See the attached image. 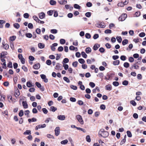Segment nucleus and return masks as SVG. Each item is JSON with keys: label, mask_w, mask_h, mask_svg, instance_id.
Here are the masks:
<instances>
[{"label": "nucleus", "mask_w": 146, "mask_h": 146, "mask_svg": "<svg viewBox=\"0 0 146 146\" xmlns=\"http://www.w3.org/2000/svg\"><path fill=\"white\" fill-rule=\"evenodd\" d=\"M50 121H52V120L50 118H47L45 120V123H48Z\"/></svg>", "instance_id": "680f3d73"}, {"label": "nucleus", "mask_w": 146, "mask_h": 146, "mask_svg": "<svg viewBox=\"0 0 146 146\" xmlns=\"http://www.w3.org/2000/svg\"><path fill=\"white\" fill-rule=\"evenodd\" d=\"M120 59L122 60L125 61L126 60V57L123 55L121 56L120 57Z\"/></svg>", "instance_id": "6e6d98bb"}, {"label": "nucleus", "mask_w": 146, "mask_h": 146, "mask_svg": "<svg viewBox=\"0 0 146 146\" xmlns=\"http://www.w3.org/2000/svg\"><path fill=\"white\" fill-rule=\"evenodd\" d=\"M100 45L98 44H95L93 46V49L95 50H97L100 47Z\"/></svg>", "instance_id": "ddd939ff"}, {"label": "nucleus", "mask_w": 146, "mask_h": 146, "mask_svg": "<svg viewBox=\"0 0 146 146\" xmlns=\"http://www.w3.org/2000/svg\"><path fill=\"white\" fill-rule=\"evenodd\" d=\"M63 50V48L62 46H60L58 47V50L59 52H62Z\"/></svg>", "instance_id": "0e129e2a"}, {"label": "nucleus", "mask_w": 146, "mask_h": 146, "mask_svg": "<svg viewBox=\"0 0 146 146\" xmlns=\"http://www.w3.org/2000/svg\"><path fill=\"white\" fill-rule=\"evenodd\" d=\"M127 136L129 137H131L132 136V134L131 132L129 131H127Z\"/></svg>", "instance_id": "4c0bfd02"}, {"label": "nucleus", "mask_w": 146, "mask_h": 146, "mask_svg": "<svg viewBox=\"0 0 146 146\" xmlns=\"http://www.w3.org/2000/svg\"><path fill=\"white\" fill-rule=\"evenodd\" d=\"M78 62L81 64H84L85 61L84 59L82 58H80L78 60Z\"/></svg>", "instance_id": "72a5a7b5"}, {"label": "nucleus", "mask_w": 146, "mask_h": 146, "mask_svg": "<svg viewBox=\"0 0 146 146\" xmlns=\"http://www.w3.org/2000/svg\"><path fill=\"white\" fill-rule=\"evenodd\" d=\"M86 5L88 7H90L92 6V3L90 2H88L87 3Z\"/></svg>", "instance_id": "338daca9"}, {"label": "nucleus", "mask_w": 146, "mask_h": 146, "mask_svg": "<svg viewBox=\"0 0 146 146\" xmlns=\"http://www.w3.org/2000/svg\"><path fill=\"white\" fill-rule=\"evenodd\" d=\"M38 16L39 18L40 19H42L44 18L45 16V14L43 12L39 13Z\"/></svg>", "instance_id": "0eeeda50"}, {"label": "nucleus", "mask_w": 146, "mask_h": 146, "mask_svg": "<svg viewBox=\"0 0 146 146\" xmlns=\"http://www.w3.org/2000/svg\"><path fill=\"white\" fill-rule=\"evenodd\" d=\"M89 85L92 88L94 87L95 86V84L93 82H90L89 83Z\"/></svg>", "instance_id": "864d4df0"}, {"label": "nucleus", "mask_w": 146, "mask_h": 146, "mask_svg": "<svg viewBox=\"0 0 146 146\" xmlns=\"http://www.w3.org/2000/svg\"><path fill=\"white\" fill-rule=\"evenodd\" d=\"M76 118L81 124H84L83 121L80 115H77L76 116Z\"/></svg>", "instance_id": "f03ea898"}, {"label": "nucleus", "mask_w": 146, "mask_h": 146, "mask_svg": "<svg viewBox=\"0 0 146 146\" xmlns=\"http://www.w3.org/2000/svg\"><path fill=\"white\" fill-rule=\"evenodd\" d=\"M130 103L134 106H135L136 105V102L133 100H132L130 101Z\"/></svg>", "instance_id": "09e8293b"}, {"label": "nucleus", "mask_w": 146, "mask_h": 146, "mask_svg": "<svg viewBox=\"0 0 146 146\" xmlns=\"http://www.w3.org/2000/svg\"><path fill=\"white\" fill-rule=\"evenodd\" d=\"M69 49L70 50H74L75 49H76V51H77L78 50V48L77 47H75L73 46H71L69 47Z\"/></svg>", "instance_id": "f3484780"}, {"label": "nucleus", "mask_w": 146, "mask_h": 146, "mask_svg": "<svg viewBox=\"0 0 146 146\" xmlns=\"http://www.w3.org/2000/svg\"><path fill=\"white\" fill-rule=\"evenodd\" d=\"M78 62L77 61H75L72 63V66L75 67H76L77 66Z\"/></svg>", "instance_id": "69168bd1"}, {"label": "nucleus", "mask_w": 146, "mask_h": 146, "mask_svg": "<svg viewBox=\"0 0 146 146\" xmlns=\"http://www.w3.org/2000/svg\"><path fill=\"white\" fill-rule=\"evenodd\" d=\"M16 37L15 36H13L10 37L9 40H10L13 41L15 40L16 39Z\"/></svg>", "instance_id": "c85d7f7f"}, {"label": "nucleus", "mask_w": 146, "mask_h": 146, "mask_svg": "<svg viewBox=\"0 0 146 146\" xmlns=\"http://www.w3.org/2000/svg\"><path fill=\"white\" fill-rule=\"evenodd\" d=\"M14 27L17 29H18L20 27L19 25L17 23H15L13 25Z\"/></svg>", "instance_id": "e433bc0d"}, {"label": "nucleus", "mask_w": 146, "mask_h": 146, "mask_svg": "<svg viewBox=\"0 0 146 146\" xmlns=\"http://www.w3.org/2000/svg\"><path fill=\"white\" fill-rule=\"evenodd\" d=\"M105 88L106 90L110 91L112 89V87L111 85L108 84L105 86Z\"/></svg>", "instance_id": "f8f14e48"}, {"label": "nucleus", "mask_w": 146, "mask_h": 146, "mask_svg": "<svg viewBox=\"0 0 146 146\" xmlns=\"http://www.w3.org/2000/svg\"><path fill=\"white\" fill-rule=\"evenodd\" d=\"M22 104L24 108L26 109L28 108V106L26 101H23Z\"/></svg>", "instance_id": "1a4fd4ad"}, {"label": "nucleus", "mask_w": 146, "mask_h": 146, "mask_svg": "<svg viewBox=\"0 0 146 146\" xmlns=\"http://www.w3.org/2000/svg\"><path fill=\"white\" fill-rule=\"evenodd\" d=\"M26 36L29 38H31L32 37V35L31 33H27L25 34Z\"/></svg>", "instance_id": "7c9ffc66"}, {"label": "nucleus", "mask_w": 146, "mask_h": 146, "mask_svg": "<svg viewBox=\"0 0 146 146\" xmlns=\"http://www.w3.org/2000/svg\"><path fill=\"white\" fill-rule=\"evenodd\" d=\"M38 47L40 48H43L44 47V44L41 43H39L38 44Z\"/></svg>", "instance_id": "6ab92c4d"}, {"label": "nucleus", "mask_w": 146, "mask_h": 146, "mask_svg": "<svg viewBox=\"0 0 146 146\" xmlns=\"http://www.w3.org/2000/svg\"><path fill=\"white\" fill-rule=\"evenodd\" d=\"M20 94L19 91L18 90L16 91L15 94V96L16 97H17Z\"/></svg>", "instance_id": "c756f323"}, {"label": "nucleus", "mask_w": 146, "mask_h": 146, "mask_svg": "<svg viewBox=\"0 0 146 146\" xmlns=\"http://www.w3.org/2000/svg\"><path fill=\"white\" fill-rule=\"evenodd\" d=\"M113 84L115 86H117L119 85V83L118 82L115 81L113 82Z\"/></svg>", "instance_id": "a18cd8bd"}, {"label": "nucleus", "mask_w": 146, "mask_h": 146, "mask_svg": "<svg viewBox=\"0 0 146 146\" xmlns=\"http://www.w3.org/2000/svg\"><path fill=\"white\" fill-rule=\"evenodd\" d=\"M7 54V53L6 51H3L1 53H0V58H5V56Z\"/></svg>", "instance_id": "39448f33"}, {"label": "nucleus", "mask_w": 146, "mask_h": 146, "mask_svg": "<svg viewBox=\"0 0 146 146\" xmlns=\"http://www.w3.org/2000/svg\"><path fill=\"white\" fill-rule=\"evenodd\" d=\"M85 15L86 17H89L91 16V13L90 12H87L86 13Z\"/></svg>", "instance_id": "603ef678"}, {"label": "nucleus", "mask_w": 146, "mask_h": 146, "mask_svg": "<svg viewBox=\"0 0 146 146\" xmlns=\"http://www.w3.org/2000/svg\"><path fill=\"white\" fill-rule=\"evenodd\" d=\"M64 80L67 83H69L70 82V81L69 79L66 77H63Z\"/></svg>", "instance_id": "a19ab883"}, {"label": "nucleus", "mask_w": 146, "mask_h": 146, "mask_svg": "<svg viewBox=\"0 0 146 146\" xmlns=\"http://www.w3.org/2000/svg\"><path fill=\"white\" fill-rule=\"evenodd\" d=\"M127 15L126 14H123L119 17L118 18V20L119 21H123L125 20L127 17Z\"/></svg>", "instance_id": "f257e3e1"}, {"label": "nucleus", "mask_w": 146, "mask_h": 146, "mask_svg": "<svg viewBox=\"0 0 146 146\" xmlns=\"http://www.w3.org/2000/svg\"><path fill=\"white\" fill-rule=\"evenodd\" d=\"M27 86L28 87L31 88L34 85L32 84L31 82L29 81L27 83Z\"/></svg>", "instance_id": "dca6fc26"}, {"label": "nucleus", "mask_w": 146, "mask_h": 146, "mask_svg": "<svg viewBox=\"0 0 146 146\" xmlns=\"http://www.w3.org/2000/svg\"><path fill=\"white\" fill-rule=\"evenodd\" d=\"M120 62L118 60L114 61L113 62V64L114 65H117L119 64Z\"/></svg>", "instance_id": "412c9836"}, {"label": "nucleus", "mask_w": 146, "mask_h": 146, "mask_svg": "<svg viewBox=\"0 0 146 146\" xmlns=\"http://www.w3.org/2000/svg\"><path fill=\"white\" fill-rule=\"evenodd\" d=\"M63 66L64 67L65 70H66L68 69V64H63Z\"/></svg>", "instance_id": "de8ad7c7"}, {"label": "nucleus", "mask_w": 146, "mask_h": 146, "mask_svg": "<svg viewBox=\"0 0 146 146\" xmlns=\"http://www.w3.org/2000/svg\"><path fill=\"white\" fill-rule=\"evenodd\" d=\"M117 41L119 43H121L122 41V38L121 36H118L116 37V38Z\"/></svg>", "instance_id": "f704fd0d"}, {"label": "nucleus", "mask_w": 146, "mask_h": 146, "mask_svg": "<svg viewBox=\"0 0 146 146\" xmlns=\"http://www.w3.org/2000/svg\"><path fill=\"white\" fill-rule=\"evenodd\" d=\"M50 32L53 34H56L57 33V30L56 29H52L50 30Z\"/></svg>", "instance_id": "2f4dec72"}, {"label": "nucleus", "mask_w": 146, "mask_h": 146, "mask_svg": "<svg viewBox=\"0 0 146 146\" xmlns=\"http://www.w3.org/2000/svg\"><path fill=\"white\" fill-rule=\"evenodd\" d=\"M81 54L83 57L85 58H87V55L84 52H82Z\"/></svg>", "instance_id": "473e14b6"}, {"label": "nucleus", "mask_w": 146, "mask_h": 146, "mask_svg": "<svg viewBox=\"0 0 146 146\" xmlns=\"http://www.w3.org/2000/svg\"><path fill=\"white\" fill-rule=\"evenodd\" d=\"M28 26V28L30 29H33V25L31 23H29Z\"/></svg>", "instance_id": "5fc2aeb1"}, {"label": "nucleus", "mask_w": 146, "mask_h": 146, "mask_svg": "<svg viewBox=\"0 0 146 146\" xmlns=\"http://www.w3.org/2000/svg\"><path fill=\"white\" fill-rule=\"evenodd\" d=\"M46 64H47L48 65H50L51 64V61L49 60H47L46 61Z\"/></svg>", "instance_id": "e2e57ef3"}, {"label": "nucleus", "mask_w": 146, "mask_h": 146, "mask_svg": "<svg viewBox=\"0 0 146 146\" xmlns=\"http://www.w3.org/2000/svg\"><path fill=\"white\" fill-rule=\"evenodd\" d=\"M57 118L60 120H63L65 119V117L64 115H59L57 116Z\"/></svg>", "instance_id": "6e6552de"}, {"label": "nucleus", "mask_w": 146, "mask_h": 146, "mask_svg": "<svg viewBox=\"0 0 146 146\" xmlns=\"http://www.w3.org/2000/svg\"><path fill=\"white\" fill-rule=\"evenodd\" d=\"M128 84V82L127 80H124L122 83V84L125 86L127 85Z\"/></svg>", "instance_id": "13d9d810"}, {"label": "nucleus", "mask_w": 146, "mask_h": 146, "mask_svg": "<svg viewBox=\"0 0 146 146\" xmlns=\"http://www.w3.org/2000/svg\"><path fill=\"white\" fill-rule=\"evenodd\" d=\"M33 19L35 20L36 22H38L39 19L35 15L33 16Z\"/></svg>", "instance_id": "ea45409f"}, {"label": "nucleus", "mask_w": 146, "mask_h": 146, "mask_svg": "<svg viewBox=\"0 0 146 146\" xmlns=\"http://www.w3.org/2000/svg\"><path fill=\"white\" fill-rule=\"evenodd\" d=\"M123 66L127 68L129 66V64L127 62H125L123 64Z\"/></svg>", "instance_id": "58836bf2"}, {"label": "nucleus", "mask_w": 146, "mask_h": 146, "mask_svg": "<svg viewBox=\"0 0 146 146\" xmlns=\"http://www.w3.org/2000/svg\"><path fill=\"white\" fill-rule=\"evenodd\" d=\"M128 41L127 39H125L123 40L122 42V44L123 45H125L128 44Z\"/></svg>", "instance_id": "b1692460"}, {"label": "nucleus", "mask_w": 146, "mask_h": 146, "mask_svg": "<svg viewBox=\"0 0 146 146\" xmlns=\"http://www.w3.org/2000/svg\"><path fill=\"white\" fill-rule=\"evenodd\" d=\"M86 141L88 142H90L91 141V140L90 139V137L89 135H87L86 137Z\"/></svg>", "instance_id": "c9c22d12"}, {"label": "nucleus", "mask_w": 146, "mask_h": 146, "mask_svg": "<svg viewBox=\"0 0 146 146\" xmlns=\"http://www.w3.org/2000/svg\"><path fill=\"white\" fill-rule=\"evenodd\" d=\"M57 110V108L53 106L50 107V110L53 112H54Z\"/></svg>", "instance_id": "4be33fe9"}, {"label": "nucleus", "mask_w": 146, "mask_h": 146, "mask_svg": "<svg viewBox=\"0 0 146 146\" xmlns=\"http://www.w3.org/2000/svg\"><path fill=\"white\" fill-rule=\"evenodd\" d=\"M69 60L68 58H64L63 61V62L65 63H66L69 62Z\"/></svg>", "instance_id": "49530a36"}, {"label": "nucleus", "mask_w": 146, "mask_h": 146, "mask_svg": "<svg viewBox=\"0 0 146 146\" xmlns=\"http://www.w3.org/2000/svg\"><path fill=\"white\" fill-rule=\"evenodd\" d=\"M22 68L23 70L25 72H27L28 71V69L25 66H23L22 67Z\"/></svg>", "instance_id": "4d7b16f0"}, {"label": "nucleus", "mask_w": 146, "mask_h": 146, "mask_svg": "<svg viewBox=\"0 0 146 146\" xmlns=\"http://www.w3.org/2000/svg\"><path fill=\"white\" fill-rule=\"evenodd\" d=\"M60 67V64L59 63H57L55 67V69L56 70H58L59 69Z\"/></svg>", "instance_id": "bf43d9fd"}, {"label": "nucleus", "mask_w": 146, "mask_h": 146, "mask_svg": "<svg viewBox=\"0 0 146 146\" xmlns=\"http://www.w3.org/2000/svg\"><path fill=\"white\" fill-rule=\"evenodd\" d=\"M96 26L99 28H103L105 27L104 25H103L100 24H96Z\"/></svg>", "instance_id": "cd10ccee"}, {"label": "nucleus", "mask_w": 146, "mask_h": 146, "mask_svg": "<svg viewBox=\"0 0 146 146\" xmlns=\"http://www.w3.org/2000/svg\"><path fill=\"white\" fill-rule=\"evenodd\" d=\"M76 129H77L81 130L84 133L86 132V131L85 129L83 128H82L80 127H78V128H76Z\"/></svg>", "instance_id": "3c124183"}, {"label": "nucleus", "mask_w": 146, "mask_h": 146, "mask_svg": "<svg viewBox=\"0 0 146 146\" xmlns=\"http://www.w3.org/2000/svg\"><path fill=\"white\" fill-rule=\"evenodd\" d=\"M36 119L34 117H33L31 119H28V121L29 123H30L31 122H35L36 121Z\"/></svg>", "instance_id": "2eb2a0df"}, {"label": "nucleus", "mask_w": 146, "mask_h": 146, "mask_svg": "<svg viewBox=\"0 0 146 146\" xmlns=\"http://www.w3.org/2000/svg\"><path fill=\"white\" fill-rule=\"evenodd\" d=\"M23 114H24V112H23V110H21L19 112V115L20 117H22V116H23Z\"/></svg>", "instance_id": "c03bdc74"}, {"label": "nucleus", "mask_w": 146, "mask_h": 146, "mask_svg": "<svg viewBox=\"0 0 146 146\" xmlns=\"http://www.w3.org/2000/svg\"><path fill=\"white\" fill-rule=\"evenodd\" d=\"M40 67V65L39 63L35 64L34 65L33 68L35 69H38Z\"/></svg>", "instance_id": "9d476101"}, {"label": "nucleus", "mask_w": 146, "mask_h": 146, "mask_svg": "<svg viewBox=\"0 0 146 146\" xmlns=\"http://www.w3.org/2000/svg\"><path fill=\"white\" fill-rule=\"evenodd\" d=\"M86 52L87 54H88L91 51V49L90 47L87 48L85 49Z\"/></svg>", "instance_id": "aec40b11"}, {"label": "nucleus", "mask_w": 146, "mask_h": 146, "mask_svg": "<svg viewBox=\"0 0 146 146\" xmlns=\"http://www.w3.org/2000/svg\"><path fill=\"white\" fill-rule=\"evenodd\" d=\"M3 45V46L4 48L7 50L9 48V45L7 44H5V42H3L2 43Z\"/></svg>", "instance_id": "9b49d317"}, {"label": "nucleus", "mask_w": 146, "mask_h": 146, "mask_svg": "<svg viewBox=\"0 0 146 146\" xmlns=\"http://www.w3.org/2000/svg\"><path fill=\"white\" fill-rule=\"evenodd\" d=\"M55 132V134L56 136H58L60 133V128L59 127H57L54 130Z\"/></svg>", "instance_id": "423d86ee"}, {"label": "nucleus", "mask_w": 146, "mask_h": 146, "mask_svg": "<svg viewBox=\"0 0 146 146\" xmlns=\"http://www.w3.org/2000/svg\"><path fill=\"white\" fill-rule=\"evenodd\" d=\"M65 42V40L64 39H61L60 40V43L61 44H64Z\"/></svg>", "instance_id": "8fccbe9b"}, {"label": "nucleus", "mask_w": 146, "mask_h": 146, "mask_svg": "<svg viewBox=\"0 0 146 146\" xmlns=\"http://www.w3.org/2000/svg\"><path fill=\"white\" fill-rule=\"evenodd\" d=\"M140 11H137L136 12L135 14V16L136 17H138L140 16Z\"/></svg>", "instance_id": "79ce46f5"}, {"label": "nucleus", "mask_w": 146, "mask_h": 146, "mask_svg": "<svg viewBox=\"0 0 146 146\" xmlns=\"http://www.w3.org/2000/svg\"><path fill=\"white\" fill-rule=\"evenodd\" d=\"M40 77L43 81L45 83H47L48 81V79L47 78L46 76L44 74H41L40 75Z\"/></svg>", "instance_id": "7ed1b4c3"}, {"label": "nucleus", "mask_w": 146, "mask_h": 146, "mask_svg": "<svg viewBox=\"0 0 146 146\" xmlns=\"http://www.w3.org/2000/svg\"><path fill=\"white\" fill-rule=\"evenodd\" d=\"M50 3L51 5H56V2L54 0H51L50 1Z\"/></svg>", "instance_id": "5701e85b"}, {"label": "nucleus", "mask_w": 146, "mask_h": 146, "mask_svg": "<svg viewBox=\"0 0 146 146\" xmlns=\"http://www.w3.org/2000/svg\"><path fill=\"white\" fill-rule=\"evenodd\" d=\"M74 7L76 9H80L81 7L80 6L77 4H74Z\"/></svg>", "instance_id": "a878e982"}, {"label": "nucleus", "mask_w": 146, "mask_h": 146, "mask_svg": "<svg viewBox=\"0 0 146 146\" xmlns=\"http://www.w3.org/2000/svg\"><path fill=\"white\" fill-rule=\"evenodd\" d=\"M5 96H2L1 95H0V101H4L5 100Z\"/></svg>", "instance_id": "37998d69"}, {"label": "nucleus", "mask_w": 146, "mask_h": 146, "mask_svg": "<svg viewBox=\"0 0 146 146\" xmlns=\"http://www.w3.org/2000/svg\"><path fill=\"white\" fill-rule=\"evenodd\" d=\"M95 61L94 59H92L91 60L89 59H88L87 60V63L88 64H90L92 62H94Z\"/></svg>", "instance_id": "393cba45"}, {"label": "nucleus", "mask_w": 146, "mask_h": 146, "mask_svg": "<svg viewBox=\"0 0 146 146\" xmlns=\"http://www.w3.org/2000/svg\"><path fill=\"white\" fill-rule=\"evenodd\" d=\"M99 135H100L101 137H106L108 136L109 135V133L107 131H105Z\"/></svg>", "instance_id": "20e7f679"}, {"label": "nucleus", "mask_w": 146, "mask_h": 146, "mask_svg": "<svg viewBox=\"0 0 146 146\" xmlns=\"http://www.w3.org/2000/svg\"><path fill=\"white\" fill-rule=\"evenodd\" d=\"M68 142V140L67 139H65V140L61 141L60 142V143L62 144L65 145Z\"/></svg>", "instance_id": "bb28decb"}, {"label": "nucleus", "mask_w": 146, "mask_h": 146, "mask_svg": "<svg viewBox=\"0 0 146 146\" xmlns=\"http://www.w3.org/2000/svg\"><path fill=\"white\" fill-rule=\"evenodd\" d=\"M100 108L101 109L104 110L106 108V106L102 104L100 106Z\"/></svg>", "instance_id": "774afa93"}, {"label": "nucleus", "mask_w": 146, "mask_h": 146, "mask_svg": "<svg viewBox=\"0 0 146 146\" xmlns=\"http://www.w3.org/2000/svg\"><path fill=\"white\" fill-rule=\"evenodd\" d=\"M31 134V131L30 130H27L23 133V134L25 135H30Z\"/></svg>", "instance_id": "a211bd4d"}, {"label": "nucleus", "mask_w": 146, "mask_h": 146, "mask_svg": "<svg viewBox=\"0 0 146 146\" xmlns=\"http://www.w3.org/2000/svg\"><path fill=\"white\" fill-rule=\"evenodd\" d=\"M104 32L106 34L110 33H111V31L110 29H107Z\"/></svg>", "instance_id": "052dcab7"}, {"label": "nucleus", "mask_w": 146, "mask_h": 146, "mask_svg": "<svg viewBox=\"0 0 146 146\" xmlns=\"http://www.w3.org/2000/svg\"><path fill=\"white\" fill-rule=\"evenodd\" d=\"M58 2L60 4H65L67 3V0H64L63 1H58Z\"/></svg>", "instance_id": "4468645a"}]
</instances>
